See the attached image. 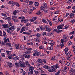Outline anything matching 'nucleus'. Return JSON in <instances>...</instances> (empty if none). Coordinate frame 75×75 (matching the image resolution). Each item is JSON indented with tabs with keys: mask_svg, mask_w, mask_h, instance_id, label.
Returning <instances> with one entry per match:
<instances>
[{
	"mask_svg": "<svg viewBox=\"0 0 75 75\" xmlns=\"http://www.w3.org/2000/svg\"><path fill=\"white\" fill-rule=\"evenodd\" d=\"M44 30L45 31H47L48 32H50L51 31L52 29L50 28L47 26V25H45L44 26Z\"/></svg>",
	"mask_w": 75,
	"mask_h": 75,
	"instance_id": "obj_1",
	"label": "nucleus"
},
{
	"mask_svg": "<svg viewBox=\"0 0 75 75\" xmlns=\"http://www.w3.org/2000/svg\"><path fill=\"white\" fill-rule=\"evenodd\" d=\"M47 4H44L42 6L40 7V10H44V9H47Z\"/></svg>",
	"mask_w": 75,
	"mask_h": 75,
	"instance_id": "obj_2",
	"label": "nucleus"
},
{
	"mask_svg": "<svg viewBox=\"0 0 75 75\" xmlns=\"http://www.w3.org/2000/svg\"><path fill=\"white\" fill-rule=\"evenodd\" d=\"M19 64L20 67H23V68H25V65H24V63L23 61H19Z\"/></svg>",
	"mask_w": 75,
	"mask_h": 75,
	"instance_id": "obj_3",
	"label": "nucleus"
},
{
	"mask_svg": "<svg viewBox=\"0 0 75 75\" xmlns=\"http://www.w3.org/2000/svg\"><path fill=\"white\" fill-rule=\"evenodd\" d=\"M28 21H29V20H28V19H25V18L21 20V22L22 23H28Z\"/></svg>",
	"mask_w": 75,
	"mask_h": 75,
	"instance_id": "obj_4",
	"label": "nucleus"
},
{
	"mask_svg": "<svg viewBox=\"0 0 75 75\" xmlns=\"http://www.w3.org/2000/svg\"><path fill=\"white\" fill-rule=\"evenodd\" d=\"M37 61L38 63H42L40 64H39V65H43V62H42V60L41 59H38L37 60Z\"/></svg>",
	"mask_w": 75,
	"mask_h": 75,
	"instance_id": "obj_5",
	"label": "nucleus"
},
{
	"mask_svg": "<svg viewBox=\"0 0 75 75\" xmlns=\"http://www.w3.org/2000/svg\"><path fill=\"white\" fill-rule=\"evenodd\" d=\"M24 65H25V67H26V66H27V67H29L30 65V64H29V63L28 61L25 62L24 63Z\"/></svg>",
	"mask_w": 75,
	"mask_h": 75,
	"instance_id": "obj_6",
	"label": "nucleus"
},
{
	"mask_svg": "<svg viewBox=\"0 0 75 75\" xmlns=\"http://www.w3.org/2000/svg\"><path fill=\"white\" fill-rule=\"evenodd\" d=\"M33 56H35V57L38 56L39 55H40V53H39V52L37 51L36 52L33 53Z\"/></svg>",
	"mask_w": 75,
	"mask_h": 75,
	"instance_id": "obj_7",
	"label": "nucleus"
},
{
	"mask_svg": "<svg viewBox=\"0 0 75 75\" xmlns=\"http://www.w3.org/2000/svg\"><path fill=\"white\" fill-rule=\"evenodd\" d=\"M6 64L9 67V68H11V67H12V65H13L12 63H10L9 62H7Z\"/></svg>",
	"mask_w": 75,
	"mask_h": 75,
	"instance_id": "obj_8",
	"label": "nucleus"
},
{
	"mask_svg": "<svg viewBox=\"0 0 75 75\" xmlns=\"http://www.w3.org/2000/svg\"><path fill=\"white\" fill-rule=\"evenodd\" d=\"M19 13V10H15L14 11H13V15H16L17 13Z\"/></svg>",
	"mask_w": 75,
	"mask_h": 75,
	"instance_id": "obj_9",
	"label": "nucleus"
},
{
	"mask_svg": "<svg viewBox=\"0 0 75 75\" xmlns=\"http://www.w3.org/2000/svg\"><path fill=\"white\" fill-rule=\"evenodd\" d=\"M15 27L13 25L12 26H11L10 28H9L8 30H15Z\"/></svg>",
	"mask_w": 75,
	"mask_h": 75,
	"instance_id": "obj_10",
	"label": "nucleus"
},
{
	"mask_svg": "<svg viewBox=\"0 0 75 75\" xmlns=\"http://www.w3.org/2000/svg\"><path fill=\"white\" fill-rule=\"evenodd\" d=\"M14 61H17L19 59V57L18 56H16L13 58Z\"/></svg>",
	"mask_w": 75,
	"mask_h": 75,
	"instance_id": "obj_11",
	"label": "nucleus"
},
{
	"mask_svg": "<svg viewBox=\"0 0 75 75\" xmlns=\"http://www.w3.org/2000/svg\"><path fill=\"white\" fill-rule=\"evenodd\" d=\"M3 27L4 28H7L8 27V24H4L2 25Z\"/></svg>",
	"mask_w": 75,
	"mask_h": 75,
	"instance_id": "obj_12",
	"label": "nucleus"
},
{
	"mask_svg": "<svg viewBox=\"0 0 75 75\" xmlns=\"http://www.w3.org/2000/svg\"><path fill=\"white\" fill-rule=\"evenodd\" d=\"M43 68H45V69H49L50 68V67L48 66V65H47L46 64L43 66Z\"/></svg>",
	"mask_w": 75,
	"mask_h": 75,
	"instance_id": "obj_13",
	"label": "nucleus"
},
{
	"mask_svg": "<svg viewBox=\"0 0 75 75\" xmlns=\"http://www.w3.org/2000/svg\"><path fill=\"white\" fill-rule=\"evenodd\" d=\"M33 70H29V72L28 73V75H33Z\"/></svg>",
	"mask_w": 75,
	"mask_h": 75,
	"instance_id": "obj_14",
	"label": "nucleus"
},
{
	"mask_svg": "<svg viewBox=\"0 0 75 75\" xmlns=\"http://www.w3.org/2000/svg\"><path fill=\"white\" fill-rule=\"evenodd\" d=\"M20 47V45L18 44H16L15 45V47L16 48V49H18Z\"/></svg>",
	"mask_w": 75,
	"mask_h": 75,
	"instance_id": "obj_15",
	"label": "nucleus"
},
{
	"mask_svg": "<svg viewBox=\"0 0 75 75\" xmlns=\"http://www.w3.org/2000/svg\"><path fill=\"white\" fill-rule=\"evenodd\" d=\"M21 73H22L23 75H25V71H24V70H23V69H21Z\"/></svg>",
	"mask_w": 75,
	"mask_h": 75,
	"instance_id": "obj_16",
	"label": "nucleus"
},
{
	"mask_svg": "<svg viewBox=\"0 0 75 75\" xmlns=\"http://www.w3.org/2000/svg\"><path fill=\"white\" fill-rule=\"evenodd\" d=\"M68 50H69V49L67 47L64 49V51H65V54H67V52H68Z\"/></svg>",
	"mask_w": 75,
	"mask_h": 75,
	"instance_id": "obj_17",
	"label": "nucleus"
},
{
	"mask_svg": "<svg viewBox=\"0 0 75 75\" xmlns=\"http://www.w3.org/2000/svg\"><path fill=\"white\" fill-rule=\"evenodd\" d=\"M42 10L43 11L45 14H47V13H48V10H46L45 9H43Z\"/></svg>",
	"mask_w": 75,
	"mask_h": 75,
	"instance_id": "obj_18",
	"label": "nucleus"
},
{
	"mask_svg": "<svg viewBox=\"0 0 75 75\" xmlns=\"http://www.w3.org/2000/svg\"><path fill=\"white\" fill-rule=\"evenodd\" d=\"M63 28L60 26V25H59L57 28V29L58 30H62Z\"/></svg>",
	"mask_w": 75,
	"mask_h": 75,
	"instance_id": "obj_19",
	"label": "nucleus"
},
{
	"mask_svg": "<svg viewBox=\"0 0 75 75\" xmlns=\"http://www.w3.org/2000/svg\"><path fill=\"white\" fill-rule=\"evenodd\" d=\"M39 27L41 30H44V27L43 25L39 26Z\"/></svg>",
	"mask_w": 75,
	"mask_h": 75,
	"instance_id": "obj_20",
	"label": "nucleus"
},
{
	"mask_svg": "<svg viewBox=\"0 0 75 75\" xmlns=\"http://www.w3.org/2000/svg\"><path fill=\"white\" fill-rule=\"evenodd\" d=\"M63 38L65 39V40H67V38H68V35H63Z\"/></svg>",
	"mask_w": 75,
	"mask_h": 75,
	"instance_id": "obj_21",
	"label": "nucleus"
},
{
	"mask_svg": "<svg viewBox=\"0 0 75 75\" xmlns=\"http://www.w3.org/2000/svg\"><path fill=\"white\" fill-rule=\"evenodd\" d=\"M47 21L48 22V23H49L50 25V26H52V23H51V21L48 20V19H47Z\"/></svg>",
	"mask_w": 75,
	"mask_h": 75,
	"instance_id": "obj_22",
	"label": "nucleus"
},
{
	"mask_svg": "<svg viewBox=\"0 0 75 75\" xmlns=\"http://www.w3.org/2000/svg\"><path fill=\"white\" fill-rule=\"evenodd\" d=\"M42 13V12H41L40 10H39L38 12H37L36 13V14L38 15V16H39V15H40Z\"/></svg>",
	"mask_w": 75,
	"mask_h": 75,
	"instance_id": "obj_23",
	"label": "nucleus"
},
{
	"mask_svg": "<svg viewBox=\"0 0 75 75\" xmlns=\"http://www.w3.org/2000/svg\"><path fill=\"white\" fill-rule=\"evenodd\" d=\"M42 23H46V24H47L48 23V22L46 21L45 20V19H42Z\"/></svg>",
	"mask_w": 75,
	"mask_h": 75,
	"instance_id": "obj_24",
	"label": "nucleus"
},
{
	"mask_svg": "<svg viewBox=\"0 0 75 75\" xmlns=\"http://www.w3.org/2000/svg\"><path fill=\"white\" fill-rule=\"evenodd\" d=\"M31 52V51H26L25 52V54H26V55H28V54H30Z\"/></svg>",
	"mask_w": 75,
	"mask_h": 75,
	"instance_id": "obj_25",
	"label": "nucleus"
},
{
	"mask_svg": "<svg viewBox=\"0 0 75 75\" xmlns=\"http://www.w3.org/2000/svg\"><path fill=\"white\" fill-rule=\"evenodd\" d=\"M29 70H34V67H33L32 66H30L29 67Z\"/></svg>",
	"mask_w": 75,
	"mask_h": 75,
	"instance_id": "obj_26",
	"label": "nucleus"
},
{
	"mask_svg": "<svg viewBox=\"0 0 75 75\" xmlns=\"http://www.w3.org/2000/svg\"><path fill=\"white\" fill-rule=\"evenodd\" d=\"M8 57L9 59H12L13 58V56H12L11 54V55H8Z\"/></svg>",
	"mask_w": 75,
	"mask_h": 75,
	"instance_id": "obj_27",
	"label": "nucleus"
},
{
	"mask_svg": "<svg viewBox=\"0 0 75 75\" xmlns=\"http://www.w3.org/2000/svg\"><path fill=\"white\" fill-rule=\"evenodd\" d=\"M15 65L16 67H17L18 68V67H19L20 66V64H19V63H16Z\"/></svg>",
	"mask_w": 75,
	"mask_h": 75,
	"instance_id": "obj_28",
	"label": "nucleus"
},
{
	"mask_svg": "<svg viewBox=\"0 0 75 75\" xmlns=\"http://www.w3.org/2000/svg\"><path fill=\"white\" fill-rule=\"evenodd\" d=\"M34 72H35V75H38V74L39 73V72L38 71H35Z\"/></svg>",
	"mask_w": 75,
	"mask_h": 75,
	"instance_id": "obj_29",
	"label": "nucleus"
},
{
	"mask_svg": "<svg viewBox=\"0 0 75 75\" xmlns=\"http://www.w3.org/2000/svg\"><path fill=\"white\" fill-rule=\"evenodd\" d=\"M6 52L7 53V55H9V54H11V51H8L7 50H6Z\"/></svg>",
	"mask_w": 75,
	"mask_h": 75,
	"instance_id": "obj_30",
	"label": "nucleus"
},
{
	"mask_svg": "<svg viewBox=\"0 0 75 75\" xmlns=\"http://www.w3.org/2000/svg\"><path fill=\"white\" fill-rule=\"evenodd\" d=\"M8 4H13V1H11L8 2Z\"/></svg>",
	"mask_w": 75,
	"mask_h": 75,
	"instance_id": "obj_31",
	"label": "nucleus"
},
{
	"mask_svg": "<svg viewBox=\"0 0 75 75\" xmlns=\"http://www.w3.org/2000/svg\"><path fill=\"white\" fill-rule=\"evenodd\" d=\"M58 19V18L57 17V16H55L53 19V21H55V20H57Z\"/></svg>",
	"mask_w": 75,
	"mask_h": 75,
	"instance_id": "obj_32",
	"label": "nucleus"
},
{
	"mask_svg": "<svg viewBox=\"0 0 75 75\" xmlns=\"http://www.w3.org/2000/svg\"><path fill=\"white\" fill-rule=\"evenodd\" d=\"M47 34L46 32H44L43 33H42V36H44V35H45Z\"/></svg>",
	"mask_w": 75,
	"mask_h": 75,
	"instance_id": "obj_33",
	"label": "nucleus"
},
{
	"mask_svg": "<svg viewBox=\"0 0 75 75\" xmlns=\"http://www.w3.org/2000/svg\"><path fill=\"white\" fill-rule=\"evenodd\" d=\"M61 71L60 70H58V72L55 74V75H59V74H60Z\"/></svg>",
	"mask_w": 75,
	"mask_h": 75,
	"instance_id": "obj_34",
	"label": "nucleus"
},
{
	"mask_svg": "<svg viewBox=\"0 0 75 75\" xmlns=\"http://www.w3.org/2000/svg\"><path fill=\"white\" fill-rule=\"evenodd\" d=\"M3 36L4 37H5V36L6 35V31H3Z\"/></svg>",
	"mask_w": 75,
	"mask_h": 75,
	"instance_id": "obj_35",
	"label": "nucleus"
},
{
	"mask_svg": "<svg viewBox=\"0 0 75 75\" xmlns=\"http://www.w3.org/2000/svg\"><path fill=\"white\" fill-rule=\"evenodd\" d=\"M25 18V17L22 16L21 17H19L18 18L19 19H20V20H22V19H23V18Z\"/></svg>",
	"mask_w": 75,
	"mask_h": 75,
	"instance_id": "obj_36",
	"label": "nucleus"
},
{
	"mask_svg": "<svg viewBox=\"0 0 75 75\" xmlns=\"http://www.w3.org/2000/svg\"><path fill=\"white\" fill-rule=\"evenodd\" d=\"M29 4L30 6H31L32 4H33V2L32 1H30L29 3Z\"/></svg>",
	"mask_w": 75,
	"mask_h": 75,
	"instance_id": "obj_37",
	"label": "nucleus"
},
{
	"mask_svg": "<svg viewBox=\"0 0 75 75\" xmlns=\"http://www.w3.org/2000/svg\"><path fill=\"white\" fill-rule=\"evenodd\" d=\"M7 20H8V21H10L11 20V18L10 17H6Z\"/></svg>",
	"mask_w": 75,
	"mask_h": 75,
	"instance_id": "obj_38",
	"label": "nucleus"
},
{
	"mask_svg": "<svg viewBox=\"0 0 75 75\" xmlns=\"http://www.w3.org/2000/svg\"><path fill=\"white\" fill-rule=\"evenodd\" d=\"M4 42H6V43L7 42V39L6 38H4Z\"/></svg>",
	"mask_w": 75,
	"mask_h": 75,
	"instance_id": "obj_39",
	"label": "nucleus"
},
{
	"mask_svg": "<svg viewBox=\"0 0 75 75\" xmlns=\"http://www.w3.org/2000/svg\"><path fill=\"white\" fill-rule=\"evenodd\" d=\"M42 61H43V62H44V64H46V61H47L46 59H42Z\"/></svg>",
	"mask_w": 75,
	"mask_h": 75,
	"instance_id": "obj_40",
	"label": "nucleus"
},
{
	"mask_svg": "<svg viewBox=\"0 0 75 75\" xmlns=\"http://www.w3.org/2000/svg\"><path fill=\"white\" fill-rule=\"evenodd\" d=\"M54 67L56 68V69H57V68H59V66L57 64L55 65H54Z\"/></svg>",
	"mask_w": 75,
	"mask_h": 75,
	"instance_id": "obj_41",
	"label": "nucleus"
},
{
	"mask_svg": "<svg viewBox=\"0 0 75 75\" xmlns=\"http://www.w3.org/2000/svg\"><path fill=\"white\" fill-rule=\"evenodd\" d=\"M74 69L72 68H71L69 71V72L70 73H71L72 72V71H74Z\"/></svg>",
	"mask_w": 75,
	"mask_h": 75,
	"instance_id": "obj_42",
	"label": "nucleus"
},
{
	"mask_svg": "<svg viewBox=\"0 0 75 75\" xmlns=\"http://www.w3.org/2000/svg\"><path fill=\"white\" fill-rule=\"evenodd\" d=\"M74 16V14L73 13H71L69 15L70 17H73Z\"/></svg>",
	"mask_w": 75,
	"mask_h": 75,
	"instance_id": "obj_43",
	"label": "nucleus"
},
{
	"mask_svg": "<svg viewBox=\"0 0 75 75\" xmlns=\"http://www.w3.org/2000/svg\"><path fill=\"white\" fill-rule=\"evenodd\" d=\"M27 51H31L33 50V49L31 48H27Z\"/></svg>",
	"mask_w": 75,
	"mask_h": 75,
	"instance_id": "obj_44",
	"label": "nucleus"
},
{
	"mask_svg": "<svg viewBox=\"0 0 75 75\" xmlns=\"http://www.w3.org/2000/svg\"><path fill=\"white\" fill-rule=\"evenodd\" d=\"M62 30H57V33H61V32H62Z\"/></svg>",
	"mask_w": 75,
	"mask_h": 75,
	"instance_id": "obj_45",
	"label": "nucleus"
},
{
	"mask_svg": "<svg viewBox=\"0 0 75 75\" xmlns=\"http://www.w3.org/2000/svg\"><path fill=\"white\" fill-rule=\"evenodd\" d=\"M48 71H49V72H53V69H49L48 70Z\"/></svg>",
	"mask_w": 75,
	"mask_h": 75,
	"instance_id": "obj_46",
	"label": "nucleus"
},
{
	"mask_svg": "<svg viewBox=\"0 0 75 75\" xmlns=\"http://www.w3.org/2000/svg\"><path fill=\"white\" fill-rule=\"evenodd\" d=\"M71 22L72 23V24H74L75 22V19H73L71 20Z\"/></svg>",
	"mask_w": 75,
	"mask_h": 75,
	"instance_id": "obj_47",
	"label": "nucleus"
},
{
	"mask_svg": "<svg viewBox=\"0 0 75 75\" xmlns=\"http://www.w3.org/2000/svg\"><path fill=\"white\" fill-rule=\"evenodd\" d=\"M43 46L41 45L40 46L39 48H40V50H42V49H43Z\"/></svg>",
	"mask_w": 75,
	"mask_h": 75,
	"instance_id": "obj_48",
	"label": "nucleus"
},
{
	"mask_svg": "<svg viewBox=\"0 0 75 75\" xmlns=\"http://www.w3.org/2000/svg\"><path fill=\"white\" fill-rule=\"evenodd\" d=\"M1 55L2 57H5V55H6V54L4 53H2Z\"/></svg>",
	"mask_w": 75,
	"mask_h": 75,
	"instance_id": "obj_49",
	"label": "nucleus"
},
{
	"mask_svg": "<svg viewBox=\"0 0 75 75\" xmlns=\"http://www.w3.org/2000/svg\"><path fill=\"white\" fill-rule=\"evenodd\" d=\"M53 3H54V1L52 0L50 2V5H53Z\"/></svg>",
	"mask_w": 75,
	"mask_h": 75,
	"instance_id": "obj_50",
	"label": "nucleus"
},
{
	"mask_svg": "<svg viewBox=\"0 0 75 75\" xmlns=\"http://www.w3.org/2000/svg\"><path fill=\"white\" fill-rule=\"evenodd\" d=\"M30 55H26V57H25V58H30Z\"/></svg>",
	"mask_w": 75,
	"mask_h": 75,
	"instance_id": "obj_51",
	"label": "nucleus"
},
{
	"mask_svg": "<svg viewBox=\"0 0 75 75\" xmlns=\"http://www.w3.org/2000/svg\"><path fill=\"white\" fill-rule=\"evenodd\" d=\"M26 56H27V54H23L22 55V57H23V58H24L25 57H25H26Z\"/></svg>",
	"mask_w": 75,
	"mask_h": 75,
	"instance_id": "obj_52",
	"label": "nucleus"
},
{
	"mask_svg": "<svg viewBox=\"0 0 75 75\" xmlns=\"http://www.w3.org/2000/svg\"><path fill=\"white\" fill-rule=\"evenodd\" d=\"M36 42H40V40H39V38H36V40H35Z\"/></svg>",
	"mask_w": 75,
	"mask_h": 75,
	"instance_id": "obj_53",
	"label": "nucleus"
},
{
	"mask_svg": "<svg viewBox=\"0 0 75 75\" xmlns=\"http://www.w3.org/2000/svg\"><path fill=\"white\" fill-rule=\"evenodd\" d=\"M64 46V44L62 43L60 44V46L61 47V48H62Z\"/></svg>",
	"mask_w": 75,
	"mask_h": 75,
	"instance_id": "obj_54",
	"label": "nucleus"
},
{
	"mask_svg": "<svg viewBox=\"0 0 75 75\" xmlns=\"http://www.w3.org/2000/svg\"><path fill=\"white\" fill-rule=\"evenodd\" d=\"M55 8V7H52L50 8V9L52 10H54Z\"/></svg>",
	"mask_w": 75,
	"mask_h": 75,
	"instance_id": "obj_55",
	"label": "nucleus"
},
{
	"mask_svg": "<svg viewBox=\"0 0 75 75\" xmlns=\"http://www.w3.org/2000/svg\"><path fill=\"white\" fill-rule=\"evenodd\" d=\"M66 65H67V66H70V65H71V64H70V63L67 62L66 63Z\"/></svg>",
	"mask_w": 75,
	"mask_h": 75,
	"instance_id": "obj_56",
	"label": "nucleus"
},
{
	"mask_svg": "<svg viewBox=\"0 0 75 75\" xmlns=\"http://www.w3.org/2000/svg\"><path fill=\"white\" fill-rule=\"evenodd\" d=\"M74 33H75V31H72V32H70L69 33V34H74Z\"/></svg>",
	"mask_w": 75,
	"mask_h": 75,
	"instance_id": "obj_57",
	"label": "nucleus"
},
{
	"mask_svg": "<svg viewBox=\"0 0 75 75\" xmlns=\"http://www.w3.org/2000/svg\"><path fill=\"white\" fill-rule=\"evenodd\" d=\"M72 67L73 68H75V62L72 65Z\"/></svg>",
	"mask_w": 75,
	"mask_h": 75,
	"instance_id": "obj_58",
	"label": "nucleus"
},
{
	"mask_svg": "<svg viewBox=\"0 0 75 75\" xmlns=\"http://www.w3.org/2000/svg\"><path fill=\"white\" fill-rule=\"evenodd\" d=\"M52 59L53 61H55V56H53L52 57Z\"/></svg>",
	"mask_w": 75,
	"mask_h": 75,
	"instance_id": "obj_59",
	"label": "nucleus"
},
{
	"mask_svg": "<svg viewBox=\"0 0 75 75\" xmlns=\"http://www.w3.org/2000/svg\"><path fill=\"white\" fill-rule=\"evenodd\" d=\"M68 44L69 45H71L72 44V42L71 41H69L68 42Z\"/></svg>",
	"mask_w": 75,
	"mask_h": 75,
	"instance_id": "obj_60",
	"label": "nucleus"
},
{
	"mask_svg": "<svg viewBox=\"0 0 75 75\" xmlns=\"http://www.w3.org/2000/svg\"><path fill=\"white\" fill-rule=\"evenodd\" d=\"M34 20H36V19L37 18V17H33L32 18Z\"/></svg>",
	"mask_w": 75,
	"mask_h": 75,
	"instance_id": "obj_61",
	"label": "nucleus"
},
{
	"mask_svg": "<svg viewBox=\"0 0 75 75\" xmlns=\"http://www.w3.org/2000/svg\"><path fill=\"white\" fill-rule=\"evenodd\" d=\"M16 6H17V7H20V5H19V4L18 3H16Z\"/></svg>",
	"mask_w": 75,
	"mask_h": 75,
	"instance_id": "obj_62",
	"label": "nucleus"
},
{
	"mask_svg": "<svg viewBox=\"0 0 75 75\" xmlns=\"http://www.w3.org/2000/svg\"><path fill=\"white\" fill-rule=\"evenodd\" d=\"M36 36L37 37H40V33H37L36 34Z\"/></svg>",
	"mask_w": 75,
	"mask_h": 75,
	"instance_id": "obj_63",
	"label": "nucleus"
},
{
	"mask_svg": "<svg viewBox=\"0 0 75 75\" xmlns=\"http://www.w3.org/2000/svg\"><path fill=\"white\" fill-rule=\"evenodd\" d=\"M6 75H10V74L8 73V71H6Z\"/></svg>",
	"mask_w": 75,
	"mask_h": 75,
	"instance_id": "obj_64",
	"label": "nucleus"
}]
</instances>
